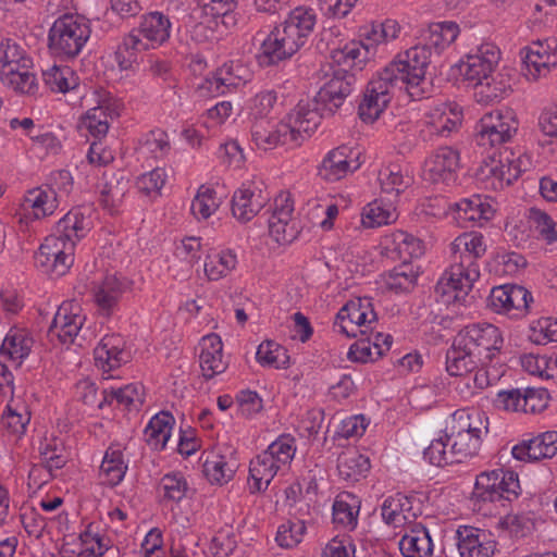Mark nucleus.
<instances>
[{"label":"nucleus","mask_w":557,"mask_h":557,"mask_svg":"<svg viewBox=\"0 0 557 557\" xmlns=\"http://www.w3.org/2000/svg\"><path fill=\"white\" fill-rule=\"evenodd\" d=\"M94 357L96 366L103 372L120 368L128 359L124 338L119 334L103 336L94 349Z\"/></svg>","instance_id":"nucleus-28"},{"label":"nucleus","mask_w":557,"mask_h":557,"mask_svg":"<svg viewBox=\"0 0 557 557\" xmlns=\"http://www.w3.org/2000/svg\"><path fill=\"white\" fill-rule=\"evenodd\" d=\"M32 66V58L16 39L0 41V79L5 86L21 94H35L37 83Z\"/></svg>","instance_id":"nucleus-7"},{"label":"nucleus","mask_w":557,"mask_h":557,"mask_svg":"<svg viewBox=\"0 0 557 557\" xmlns=\"http://www.w3.org/2000/svg\"><path fill=\"white\" fill-rule=\"evenodd\" d=\"M23 207L29 215L39 220L51 215L55 211L58 199L52 190L38 187L27 191Z\"/></svg>","instance_id":"nucleus-42"},{"label":"nucleus","mask_w":557,"mask_h":557,"mask_svg":"<svg viewBox=\"0 0 557 557\" xmlns=\"http://www.w3.org/2000/svg\"><path fill=\"white\" fill-rule=\"evenodd\" d=\"M462 122V110L454 102L435 106L428 115L426 124L433 134L448 137L458 131Z\"/></svg>","instance_id":"nucleus-31"},{"label":"nucleus","mask_w":557,"mask_h":557,"mask_svg":"<svg viewBox=\"0 0 557 557\" xmlns=\"http://www.w3.org/2000/svg\"><path fill=\"white\" fill-rule=\"evenodd\" d=\"M294 54L285 38L281 36L277 27H274L261 44V59L267 65L276 64L289 59Z\"/></svg>","instance_id":"nucleus-48"},{"label":"nucleus","mask_w":557,"mask_h":557,"mask_svg":"<svg viewBox=\"0 0 557 557\" xmlns=\"http://www.w3.org/2000/svg\"><path fill=\"white\" fill-rule=\"evenodd\" d=\"M459 152L451 147H440L424 162V176L432 183L450 184L457 178Z\"/></svg>","instance_id":"nucleus-21"},{"label":"nucleus","mask_w":557,"mask_h":557,"mask_svg":"<svg viewBox=\"0 0 557 557\" xmlns=\"http://www.w3.org/2000/svg\"><path fill=\"white\" fill-rule=\"evenodd\" d=\"M460 34L459 25L454 21L429 24L420 30L419 44L428 48L430 54H441L456 41Z\"/></svg>","instance_id":"nucleus-26"},{"label":"nucleus","mask_w":557,"mask_h":557,"mask_svg":"<svg viewBox=\"0 0 557 557\" xmlns=\"http://www.w3.org/2000/svg\"><path fill=\"white\" fill-rule=\"evenodd\" d=\"M85 322L82 309L74 302H63L57 310L48 330V337L52 343L62 345L72 344Z\"/></svg>","instance_id":"nucleus-18"},{"label":"nucleus","mask_w":557,"mask_h":557,"mask_svg":"<svg viewBox=\"0 0 557 557\" xmlns=\"http://www.w3.org/2000/svg\"><path fill=\"white\" fill-rule=\"evenodd\" d=\"M170 18L161 12L154 11L141 16L137 27L132 32L150 49L162 46L171 36Z\"/></svg>","instance_id":"nucleus-24"},{"label":"nucleus","mask_w":557,"mask_h":557,"mask_svg":"<svg viewBox=\"0 0 557 557\" xmlns=\"http://www.w3.org/2000/svg\"><path fill=\"white\" fill-rule=\"evenodd\" d=\"M202 471L211 484L228 483L238 469L236 453L230 447H213L201 454Z\"/></svg>","instance_id":"nucleus-15"},{"label":"nucleus","mask_w":557,"mask_h":557,"mask_svg":"<svg viewBox=\"0 0 557 557\" xmlns=\"http://www.w3.org/2000/svg\"><path fill=\"white\" fill-rule=\"evenodd\" d=\"M281 469L265 451L259 454L249 465L250 493L264 492Z\"/></svg>","instance_id":"nucleus-33"},{"label":"nucleus","mask_w":557,"mask_h":557,"mask_svg":"<svg viewBox=\"0 0 557 557\" xmlns=\"http://www.w3.org/2000/svg\"><path fill=\"white\" fill-rule=\"evenodd\" d=\"M368 57V47L361 41L352 40L346 44L343 48L334 50L332 52V60L337 63L341 69H346L348 73H351L354 67L358 66L361 70L360 64Z\"/></svg>","instance_id":"nucleus-57"},{"label":"nucleus","mask_w":557,"mask_h":557,"mask_svg":"<svg viewBox=\"0 0 557 557\" xmlns=\"http://www.w3.org/2000/svg\"><path fill=\"white\" fill-rule=\"evenodd\" d=\"M398 218L393 205L374 200L368 203L361 213V222L364 227L374 228L394 223Z\"/></svg>","instance_id":"nucleus-52"},{"label":"nucleus","mask_w":557,"mask_h":557,"mask_svg":"<svg viewBox=\"0 0 557 557\" xmlns=\"http://www.w3.org/2000/svg\"><path fill=\"white\" fill-rule=\"evenodd\" d=\"M478 102L490 103L503 99L511 91L510 78L504 73H493L488 79L474 85Z\"/></svg>","instance_id":"nucleus-47"},{"label":"nucleus","mask_w":557,"mask_h":557,"mask_svg":"<svg viewBox=\"0 0 557 557\" xmlns=\"http://www.w3.org/2000/svg\"><path fill=\"white\" fill-rule=\"evenodd\" d=\"M381 516L385 523L394 528H401L411 523L417 513L412 507V499L401 493L387 497L382 505Z\"/></svg>","instance_id":"nucleus-32"},{"label":"nucleus","mask_w":557,"mask_h":557,"mask_svg":"<svg viewBox=\"0 0 557 557\" xmlns=\"http://www.w3.org/2000/svg\"><path fill=\"white\" fill-rule=\"evenodd\" d=\"M113 400L126 410H138L144 403V388L139 384H128L117 389H104L97 406L102 408L104 403L112 404Z\"/></svg>","instance_id":"nucleus-46"},{"label":"nucleus","mask_w":557,"mask_h":557,"mask_svg":"<svg viewBox=\"0 0 557 557\" xmlns=\"http://www.w3.org/2000/svg\"><path fill=\"white\" fill-rule=\"evenodd\" d=\"M188 491L186 478L181 472L164 474L160 480L159 492L162 498L168 502H181Z\"/></svg>","instance_id":"nucleus-59"},{"label":"nucleus","mask_w":557,"mask_h":557,"mask_svg":"<svg viewBox=\"0 0 557 557\" xmlns=\"http://www.w3.org/2000/svg\"><path fill=\"white\" fill-rule=\"evenodd\" d=\"M221 203L222 198L213 187L201 185L191 201L190 210L198 221L208 220L218 211Z\"/></svg>","instance_id":"nucleus-50"},{"label":"nucleus","mask_w":557,"mask_h":557,"mask_svg":"<svg viewBox=\"0 0 557 557\" xmlns=\"http://www.w3.org/2000/svg\"><path fill=\"white\" fill-rule=\"evenodd\" d=\"M524 77L529 82L546 78L557 67V38L550 37L527 47Z\"/></svg>","instance_id":"nucleus-14"},{"label":"nucleus","mask_w":557,"mask_h":557,"mask_svg":"<svg viewBox=\"0 0 557 557\" xmlns=\"http://www.w3.org/2000/svg\"><path fill=\"white\" fill-rule=\"evenodd\" d=\"M92 228L91 211L87 208L70 210L47 236L35 255L36 265L46 274L62 276L74 262L76 243Z\"/></svg>","instance_id":"nucleus-1"},{"label":"nucleus","mask_w":557,"mask_h":557,"mask_svg":"<svg viewBox=\"0 0 557 557\" xmlns=\"http://www.w3.org/2000/svg\"><path fill=\"white\" fill-rule=\"evenodd\" d=\"M448 445L449 441H447L446 434L440 438L433 440L423 451L424 459L436 467L458 463L453 456V449L447 450Z\"/></svg>","instance_id":"nucleus-63"},{"label":"nucleus","mask_w":557,"mask_h":557,"mask_svg":"<svg viewBox=\"0 0 557 557\" xmlns=\"http://www.w3.org/2000/svg\"><path fill=\"white\" fill-rule=\"evenodd\" d=\"M428 48L419 42L398 53L382 71L391 78L396 88L405 90L412 100L424 98L429 90L425 73L431 63Z\"/></svg>","instance_id":"nucleus-4"},{"label":"nucleus","mask_w":557,"mask_h":557,"mask_svg":"<svg viewBox=\"0 0 557 557\" xmlns=\"http://www.w3.org/2000/svg\"><path fill=\"white\" fill-rule=\"evenodd\" d=\"M127 471L123 449L120 445H111L107 448L99 469V478L102 484L108 486L119 485Z\"/></svg>","instance_id":"nucleus-35"},{"label":"nucleus","mask_w":557,"mask_h":557,"mask_svg":"<svg viewBox=\"0 0 557 557\" xmlns=\"http://www.w3.org/2000/svg\"><path fill=\"white\" fill-rule=\"evenodd\" d=\"M257 361L263 367L286 369L289 366L287 350L273 341L262 342L256 352Z\"/></svg>","instance_id":"nucleus-58"},{"label":"nucleus","mask_w":557,"mask_h":557,"mask_svg":"<svg viewBox=\"0 0 557 557\" xmlns=\"http://www.w3.org/2000/svg\"><path fill=\"white\" fill-rule=\"evenodd\" d=\"M382 193L397 198L413 184V176L406 166L391 163L379 172Z\"/></svg>","instance_id":"nucleus-38"},{"label":"nucleus","mask_w":557,"mask_h":557,"mask_svg":"<svg viewBox=\"0 0 557 557\" xmlns=\"http://www.w3.org/2000/svg\"><path fill=\"white\" fill-rule=\"evenodd\" d=\"M488 432V419L476 409H458L446 426V438L457 462L478 456L483 437Z\"/></svg>","instance_id":"nucleus-5"},{"label":"nucleus","mask_w":557,"mask_h":557,"mask_svg":"<svg viewBox=\"0 0 557 557\" xmlns=\"http://www.w3.org/2000/svg\"><path fill=\"white\" fill-rule=\"evenodd\" d=\"M467 349L458 347V341L455 338L453 346L446 354V370L451 376H463L473 372L479 366H483Z\"/></svg>","instance_id":"nucleus-49"},{"label":"nucleus","mask_w":557,"mask_h":557,"mask_svg":"<svg viewBox=\"0 0 557 557\" xmlns=\"http://www.w3.org/2000/svg\"><path fill=\"white\" fill-rule=\"evenodd\" d=\"M484 236L479 232H465L450 244L451 263L436 284V292L446 295L449 290L467 294L480 277L478 260L486 252Z\"/></svg>","instance_id":"nucleus-3"},{"label":"nucleus","mask_w":557,"mask_h":557,"mask_svg":"<svg viewBox=\"0 0 557 557\" xmlns=\"http://www.w3.org/2000/svg\"><path fill=\"white\" fill-rule=\"evenodd\" d=\"M533 296L525 287L505 284L494 287L490 295V305L497 313L513 319H523L531 312Z\"/></svg>","instance_id":"nucleus-13"},{"label":"nucleus","mask_w":557,"mask_h":557,"mask_svg":"<svg viewBox=\"0 0 557 557\" xmlns=\"http://www.w3.org/2000/svg\"><path fill=\"white\" fill-rule=\"evenodd\" d=\"M370 469L369 458L361 455L355 448L344 450L337 459V470L339 475L346 481H358Z\"/></svg>","instance_id":"nucleus-45"},{"label":"nucleus","mask_w":557,"mask_h":557,"mask_svg":"<svg viewBox=\"0 0 557 557\" xmlns=\"http://www.w3.org/2000/svg\"><path fill=\"white\" fill-rule=\"evenodd\" d=\"M557 454V432L547 431L515 445L511 455L515 459L534 462L553 458Z\"/></svg>","instance_id":"nucleus-25"},{"label":"nucleus","mask_w":557,"mask_h":557,"mask_svg":"<svg viewBox=\"0 0 557 557\" xmlns=\"http://www.w3.org/2000/svg\"><path fill=\"white\" fill-rule=\"evenodd\" d=\"M317 23L312 9L299 7L294 9L285 21L276 26L293 52L296 53L308 40Z\"/></svg>","instance_id":"nucleus-19"},{"label":"nucleus","mask_w":557,"mask_h":557,"mask_svg":"<svg viewBox=\"0 0 557 557\" xmlns=\"http://www.w3.org/2000/svg\"><path fill=\"white\" fill-rule=\"evenodd\" d=\"M92 293L98 310L109 317L119 304L123 286L115 275H107L102 281L94 284Z\"/></svg>","instance_id":"nucleus-36"},{"label":"nucleus","mask_w":557,"mask_h":557,"mask_svg":"<svg viewBox=\"0 0 557 557\" xmlns=\"http://www.w3.org/2000/svg\"><path fill=\"white\" fill-rule=\"evenodd\" d=\"M168 175L164 169L156 168L150 172L144 173L136 180L138 191L148 197H158L164 187Z\"/></svg>","instance_id":"nucleus-62"},{"label":"nucleus","mask_w":557,"mask_h":557,"mask_svg":"<svg viewBox=\"0 0 557 557\" xmlns=\"http://www.w3.org/2000/svg\"><path fill=\"white\" fill-rule=\"evenodd\" d=\"M359 166L358 153L343 145L329 151L318 168V175L326 182H337Z\"/></svg>","instance_id":"nucleus-23"},{"label":"nucleus","mask_w":557,"mask_h":557,"mask_svg":"<svg viewBox=\"0 0 557 557\" xmlns=\"http://www.w3.org/2000/svg\"><path fill=\"white\" fill-rule=\"evenodd\" d=\"M320 122L321 115L315 106L309 101H300L281 121H252L251 139L262 150H272L278 146L296 148L312 135Z\"/></svg>","instance_id":"nucleus-2"},{"label":"nucleus","mask_w":557,"mask_h":557,"mask_svg":"<svg viewBox=\"0 0 557 557\" xmlns=\"http://www.w3.org/2000/svg\"><path fill=\"white\" fill-rule=\"evenodd\" d=\"M39 455L45 467L50 471L62 469L67 462L63 442L54 436H45L39 445Z\"/></svg>","instance_id":"nucleus-51"},{"label":"nucleus","mask_w":557,"mask_h":557,"mask_svg":"<svg viewBox=\"0 0 557 557\" xmlns=\"http://www.w3.org/2000/svg\"><path fill=\"white\" fill-rule=\"evenodd\" d=\"M129 188V181L124 176H113L108 180L101 190V205L111 214L119 211L124 201V197Z\"/></svg>","instance_id":"nucleus-54"},{"label":"nucleus","mask_w":557,"mask_h":557,"mask_svg":"<svg viewBox=\"0 0 557 557\" xmlns=\"http://www.w3.org/2000/svg\"><path fill=\"white\" fill-rule=\"evenodd\" d=\"M119 110L117 101L108 95H103L97 101V106L87 110L79 119L78 129L100 139L109 131V120L119 116Z\"/></svg>","instance_id":"nucleus-22"},{"label":"nucleus","mask_w":557,"mask_h":557,"mask_svg":"<svg viewBox=\"0 0 557 557\" xmlns=\"http://www.w3.org/2000/svg\"><path fill=\"white\" fill-rule=\"evenodd\" d=\"M399 549L404 557H431L433 542L428 529L422 525L411 528L400 539Z\"/></svg>","instance_id":"nucleus-39"},{"label":"nucleus","mask_w":557,"mask_h":557,"mask_svg":"<svg viewBox=\"0 0 557 557\" xmlns=\"http://www.w3.org/2000/svg\"><path fill=\"white\" fill-rule=\"evenodd\" d=\"M385 248L396 253L403 262H410L423 255V243L420 238L405 231H394L384 237Z\"/></svg>","instance_id":"nucleus-34"},{"label":"nucleus","mask_w":557,"mask_h":557,"mask_svg":"<svg viewBox=\"0 0 557 557\" xmlns=\"http://www.w3.org/2000/svg\"><path fill=\"white\" fill-rule=\"evenodd\" d=\"M456 545L460 557H493L497 543L487 530L460 525L456 531Z\"/></svg>","instance_id":"nucleus-20"},{"label":"nucleus","mask_w":557,"mask_h":557,"mask_svg":"<svg viewBox=\"0 0 557 557\" xmlns=\"http://www.w3.org/2000/svg\"><path fill=\"white\" fill-rule=\"evenodd\" d=\"M519 127L515 112L498 109L485 113L476 127V143L481 147H498L511 140Z\"/></svg>","instance_id":"nucleus-10"},{"label":"nucleus","mask_w":557,"mask_h":557,"mask_svg":"<svg viewBox=\"0 0 557 557\" xmlns=\"http://www.w3.org/2000/svg\"><path fill=\"white\" fill-rule=\"evenodd\" d=\"M530 338L537 345L557 342V319L542 317L530 325Z\"/></svg>","instance_id":"nucleus-64"},{"label":"nucleus","mask_w":557,"mask_h":557,"mask_svg":"<svg viewBox=\"0 0 557 557\" xmlns=\"http://www.w3.org/2000/svg\"><path fill=\"white\" fill-rule=\"evenodd\" d=\"M418 273L410 262H403L381 274V286L387 292L399 294L410 292L417 284Z\"/></svg>","instance_id":"nucleus-41"},{"label":"nucleus","mask_w":557,"mask_h":557,"mask_svg":"<svg viewBox=\"0 0 557 557\" xmlns=\"http://www.w3.org/2000/svg\"><path fill=\"white\" fill-rule=\"evenodd\" d=\"M89 21L82 15L65 13L59 16L48 32V49L61 60L77 57L90 38Z\"/></svg>","instance_id":"nucleus-6"},{"label":"nucleus","mask_w":557,"mask_h":557,"mask_svg":"<svg viewBox=\"0 0 557 557\" xmlns=\"http://www.w3.org/2000/svg\"><path fill=\"white\" fill-rule=\"evenodd\" d=\"M268 200V195L257 186L243 185L233 195L232 214L237 221L246 223L260 212Z\"/></svg>","instance_id":"nucleus-27"},{"label":"nucleus","mask_w":557,"mask_h":557,"mask_svg":"<svg viewBox=\"0 0 557 557\" xmlns=\"http://www.w3.org/2000/svg\"><path fill=\"white\" fill-rule=\"evenodd\" d=\"M306 530L302 520L285 521L277 528L275 541L283 548H293L302 541Z\"/></svg>","instance_id":"nucleus-61"},{"label":"nucleus","mask_w":557,"mask_h":557,"mask_svg":"<svg viewBox=\"0 0 557 557\" xmlns=\"http://www.w3.org/2000/svg\"><path fill=\"white\" fill-rule=\"evenodd\" d=\"M294 203L288 194L282 193L274 199L273 210L268 219L270 236L278 244H289L299 234L297 221L293 218Z\"/></svg>","instance_id":"nucleus-16"},{"label":"nucleus","mask_w":557,"mask_h":557,"mask_svg":"<svg viewBox=\"0 0 557 557\" xmlns=\"http://www.w3.org/2000/svg\"><path fill=\"white\" fill-rule=\"evenodd\" d=\"M360 503L350 493L336 497L333 504V522L345 531H352L358 524Z\"/></svg>","instance_id":"nucleus-43"},{"label":"nucleus","mask_w":557,"mask_h":557,"mask_svg":"<svg viewBox=\"0 0 557 557\" xmlns=\"http://www.w3.org/2000/svg\"><path fill=\"white\" fill-rule=\"evenodd\" d=\"M175 423L174 417L168 411H161L153 416L145 428L144 435L146 443L153 450H163L171 437Z\"/></svg>","instance_id":"nucleus-40"},{"label":"nucleus","mask_w":557,"mask_h":557,"mask_svg":"<svg viewBox=\"0 0 557 557\" xmlns=\"http://www.w3.org/2000/svg\"><path fill=\"white\" fill-rule=\"evenodd\" d=\"M376 313L369 298L349 300L336 314L333 329L347 337L367 335L375 329Z\"/></svg>","instance_id":"nucleus-9"},{"label":"nucleus","mask_w":557,"mask_h":557,"mask_svg":"<svg viewBox=\"0 0 557 557\" xmlns=\"http://www.w3.org/2000/svg\"><path fill=\"white\" fill-rule=\"evenodd\" d=\"M237 264V257L231 250L209 255L205 261V273L210 281H218L230 274Z\"/></svg>","instance_id":"nucleus-56"},{"label":"nucleus","mask_w":557,"mask_h":557,"mask_svg":"<svg viewBox=\"0 0 557 557\" xmlns=\"http://www.w3.org/2000/svg\"><path fill=\"white\" fill-rule=\"evenodd\" d=\"M499 48L490 41L481 42L470 49L461 61V72L466 81L473 85L488 79L500 60Z\"/></svg>","instance_id":"nucleus-12"},{"label":"nucleus","mask_w":557,"mask_h":557,"mask_svg":"<svg viewBox=\"0 0 557 557\" xmlns=\"http://www.w3.org/2000/svg\"><path fill=\"white\" fill-rule=\"evenodd\" d=\"M458 347L467 349L470 355L484 364L499 363V355L504 346L500 330L491 323H473L465 326L455 337Z\"/></svg>","instance_id":"nucleus-8"},{"label":"nucleus","mask_w":557,"mask_h":557,"mask_svg":"<svg viewBox=\"0 0 557 557\" xmlns=\"http://www.w3.org/2000/svg\"><path fill=\"white\" fill-rule=\"evenodd\" d=\"M200 347L199 362L202 375L209 380L223 373L227 363L224 360L221 337L215 333L208 334L201 338Z\"/></svg>","instance_id":"nucleus-30"},{"label":"nucleus","mask_w":557,"mask_h":557,"mask_svg":"<svg viewBox=\"0 0 557 557\" xmlns=\"http://www.w3.org/2000/svg\"><path fill=\"white\" fill-rule=\"evenodd\" d=\"M457 210V219L462 222L488 221L494 215L493 208L482 201L480 196L462 199L454 205Z\"/></svg>","instance_id":"nucleus-53"},{"label":"nucleus","mask_w":557,"mask_h":557,"mask_svg":"<svg viewBox=\"0 0 557 557\" xmlns=\"http://www.w3.org/2000/svg\"><path fill=\"white\" fill-rule=\"evenodd\" d=\"M33 338L22 329H11L1 345V356L20 366L29 355Z\"/></svg>","instance_id":"nucleus-44"},{"label":"nucleus","mask_w":557,"mask_h":557,"mask_svg":"<svg viewBox=\"0 0 557 557\" xmlns=\"http://www.w3.org/2000/svg\"><path fill=\"white\" fill-rule=\"evenodd\" d=\"M46 86L53 92H67L78 86V77L70 66L53 65L42 73Z\"/></svg>","instance_id":"nucleus-55"},{"label":"nucleus","mask_w":557,"mask_h":557,"mask_svg":"<svg viewBox=\"0 0 557 557\" xmlns=\"http://www.w3.org/2000/svg\"><path fill=\"white\" fill-rule=\"evenodd\" d=\"M355 82V75L346 69L335 70L333 76L319 90L318 98L330 110L337 109L351 94Z\"/></svg>","instance_id":"nucleus-29"},{"label":"nucleus","mask_w":557,"mask_h":557,"mask_svg":"<svg viewBox=\"0 0 557 557\" xmlns=\"http://www.w3.org/2000/svg\"><path fill=\"white\" fill-rule=\"evenodd\" d=\"M396 88L394 83L381 71L367 85L358 113L362 121L374 122L391 101V90Z\"/></svg>","instance_id":"nucleus-17"},{"label":"nucleus","mask_w":557,"mask_h":557,"mask_svg":"<svg viewBox=\"0 0 557 557\" xmlns=\"http://www.w3.org/2000/svg\"><path fill=\"white\" fill-rule=\"evenodd\" d=\"M264 451L273 457L281 468H284L289 466L295 457L296 440L290 434H282Z\"/></svg>","instance_id":"nucleus-60"},{"label":"nucleus","mask_w":557,"mask_h":557,"mask_svg":"<svg viewBox=\"0 0 557 557\" xmlns=\"http://www.w3.org/2000/svg\"><path fill=\"white\" fill-rule=\"evenodd\" d=\"M149 49L131 30L125 35L114 52V60L121 71L134 72L143 61V53Z\"/></svg>","instance_id":"nucleus-37"},{"label":"nucleus","mask_w":557,"mask_h":557,"mask_svg":"<svg viewBox=\"0 0 557 557\" xmlns=\"http://www.w3.org/2000/svg\"><path fill=\"white\" fill-rule=\"evenodd\" d=\"M520 174L517 160L494 152L481 162L475 177L484 189L500 190L512 184Z\"/></svg>","instance_id":"nucleus-11"}]
</instances>
